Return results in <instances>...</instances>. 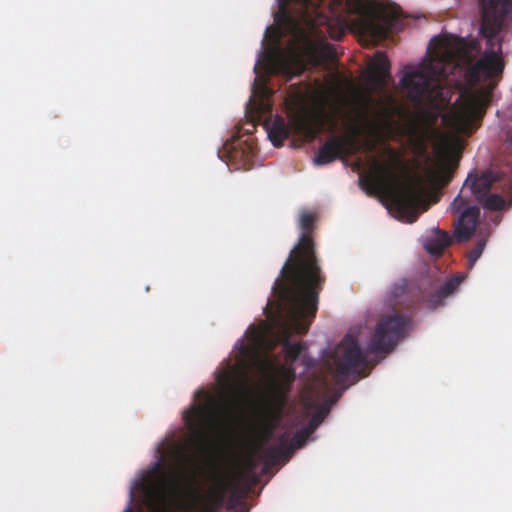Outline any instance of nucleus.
Listing matches in <instances>:
<instances>
[{"label": "nucleus", "instance_id": "obj_33", "mask_svg": "<svg viewBox=\"0 0 512 512\" xmlns=\"http://www.w3.org/2000/svg\"><path fill=\"white\" fill-rule=\"evenodd\" d=\"M204 394V392L202 390H198L197 393H196V397H200Z\"/></svg>", "mask_w": 512, "mask_h": 512}, {"label": "nucleus", "instance_id": "obj_22", "mask_svg": "<svg viewBox=\"0 0 512 512\" xmlns=\"http://www.w3.org/2000/svg\"><path fill=\"white\" fill-rule=\"evenodd\" d=\"M390 61L385 53L378 51L368 66V80L377 88L386 85L387 79L390 77Z\"/></svg>", "mask_w": 512, "mask_h": 512}, {"label": "nucleus", "instance_id": "obj_26", "mask_svg": "<svg viewBox=\"0 0 512 512\" xmlns=\"http://www.w3.org/2000/svg\"><path fill=\"white\" fill-rule=\"evenodd\" d=\"M451 243L449 234L440 229H436L435 237L425 244V249L432 255H440L443 250Z\"/></svg>", "mask_w": 512, "mask_h": 512}, {"label": "nucleus", "instance_id": "obj_32", "mask_svg": "<svg viewBox=\"0 0 512 512\" xmlns=\"http://www.w3.org/2000/svg\"><path fill=\"white\" fill-rule=\"evenodd\" d=\"M247 466L250 470H253L256 467V462L252 457H249L246 461Z\"/></svg>", "mask_w": 512, "mask_h": 512}, {"label": "nucleus", "instance_id": "obj_30", "mask_svg": "<svg viewBox=\"0 0 512 512\" xmlns=\"http://www.w3.org/2000/svg\"><path fill=\"white\" fill-rule=\"evenodd\" d=\"M273 429H274V427L270 426V425H266L264 427L262 435H261V441L257 446L258 449H262L263 446L269 441V439L273 435Z\"/></svg>", "mask_w": 512, "mask_h": 512}, {"label": "nucleus", "instance_id": "obj_10", "mask_svg": "<svg viewBox=\"0 0 512 512\" xmlns=\"http://www.w3.org/2000/svg\"><path fill=\"white\" fill-rule=\"evenodd\" d=\"M409 319L401 314L383 317L376 325L367 347L368 353H390L407 333Z\"/></svg>", "mask_w": 512, "mask_h": 512}, {"label": "nucleus", "instance_id": "obj_2", "mask_svg": "<svg viewBox=\"0 0 512 512\" xmlns=\"http://www.w3.org/2000/svg\"><path fill=\"white\" fill-rule=\"evenodd\" d=\"M461 45L458 38L433 37L425 59L418 67L406 71L401 79L403 88L414 104L429 106L430 110L422 111L419 118L433 134H438L435 126L450 102L451 90L445 81L459 67Z\"/></svg>", "mask_w": 512, "mask_h": 512}, {"label": "nucleus", "instance_id": "obj_14", "mask_svg": "<svg viewBox=\"0 0 512 512\" xmlns=\"http://www.w3.org/2000/svg\"><path fill=\"white\" fill-rule=\"evenodd\" d=\"M284 279L282 276V271L280 272V276L276 279L274 285H273V293L276 297L275 300L269 301L268 306H266V309H269V306L275 310L274 314L271 316H268V318L271 321V326H268L265 324L264 327H255L250 326L246 332V336L249 338L251 345L241 344L240 353L243 356L249 355L251 352H253L257 347L265 344L268 335L274 333L276 331V319H278L279 312H278V305L280 303L279 295L276 291L277 282L279 280Z\"/></svg>", "mask_w": 512, "mask_h": 512}, {"label": "nucleus", "instance_id": "obj_8", "mask_svg": "<svg viewBox=\"0 0 512 512\" xmlns=\"http://www.w3.org/2000/svg\"><path fill=\"white\" fill-rule=\"evenodd\" d=\"M335 381L344 384L349 376L354 380L361 377L367 367V355L362 351L358 341L346 335L331 356Z\"/></svg>", "mask_w": 512, "mask_h": 512}, {"label": "nucleus", "instance_id": "obj_34", "mask_svg": "<svg viewBox=\"0 0 512 512\" xmlns=\"http://www.w3.org/2000/svg\"><path fill=\"white\" fill-rule=\"evenodd\" d=\"M123 512H132L130 507H127Z\"/></svg>", "mask_w": 512, "mask_h": 512}, {"label": "nucleus", "instance_id": "obj_16", "mask_svg": "<svg viewBox=\"0 0 512 512\" xmlns=\"http://www.w3.org/2000/svg\"><path fill=\"white\" fill-rule=\"evenodd\" d=\"M458 166V159L446 149L437 151L436 161L432 167L426 171L428 179L439 186H447L452 178L455 169Z\"/></svg>", "mask_w": 512, "mask_h": 512}, {"label": "nucleus", "instance_id": "obj_15", "mask_svg": "<svg viewBox=\"0 0 512 512\" xmlns=\"http://www.w3.org/2000/svg\"><path fill=\"white\" fill-rule=\"evenodd\" d=\"M300 64V55L293 46L287 49L276 48L266 56V66L270 73L289 78L296 74Z\"/></svg>", "mask_w": 512, "mask_h": 512}, {"label": "nucleus", "instance_id": "obj_17", "mask_svg": "<svg viewBox=\"0 0 512 512\" xmlns=\"http://www.w3.org/2000/svg\"><path fill=\"white\" fill-rule=\"evenodd\" d=\"M311 434L312 432L304 427L295 433L290 443H288L286 435H282L278 447L272 446L265 448L262 450V454L266 460L272 464H276L281 458L287 457L292 450L301 448Z\"/></svg>", "mask_w": 512, "mask_h": 512}, {"label": "nucleus", "instance_id": "obj_27", "mask_svg": "<svg viewBox=\"0 0 512 512\" xmlns=\"http://www.w3.org/2000/svg\"><path fill=\"white\" fill-rule=\"evenodd\" d=\"M479 202L483 204L485 209L491 211H500L504 209L507 204L505 199L499 194H487L485 198H483V201Z\"/></svg>", "mask_w": 512, "mask_h": 512}, {"label": "nucleus", "instance_id": "obj_29", "mask_svg": "<svg viewBox=\"0 0 512 512\" xmlns=\"http://www.w3.org/2000/svg\"><path fill=\"white\" fill-rule=\"evenodd\" d=\"M486 246V240L480 239L477 241L475 247L468 254V268L472 269L476 264L477 260L481 257L484 248Z\"/></svg>", "mask_w": 512, "mask_h": 512}, {"label": "nucleus", "instance_id": "obj_3", "mask_svg": "<svg viewBox=\"0 0 512 512\" xmlns=\"http://www.w3.org/2000/svg\"><path fill=\"white\" fill-rule=\"evenodd\" d=\"M276 291L280 298L276 331L270 334L273 339L262 346L273 349L277 344L282 345L285 364L294 365L301 353L306 349L303 342L292 343L293 334H306L312 319L317 312L319 294L322 290L277 285Z\"/></svg>", "mask_w": 512, "mask_h": 512}, {"label": "nucleus", "instance_id": "obj_31", "mask_svg": "<svg viewBox=\"0 0 512 512\" xmlns=\"http://www.w3.org/2000/svg\"><path fill=\"white\" fill-rule=\"evenodd\" d=\"M258 89L260 90L259 92L261 93V99H260V103H259L260 107L259 108L264 109V106H265L264 98L269 96L270 91H269V89L267 88V86L264 83L259 84Z\"/></svg>", "mask_w": 512, "mask_h": 512}, {"label": "nucleus", "instance_id": "obj_1", "mask_svg": "<svg viewBox=\"0 0 512 512\" xmlns=\"http://www.w3.org/2000/svg\"><path fill=\"white\" fill-rule=\"evenodd\" d=\"M170 454L174 459L172 466L166 469V459L162 454L144 476L141 491L147 510L169 512L174 505H183L194 512H218L233 481L217 471L211 476V486L203 489L195 485L194 474H187L192 458L185 448L174 446Z\"/></svg>", "mask_w": 512, "mask_h": 512}, {"label": "nucleus", "instance_id": "obj_28", "mask_svg": "<svg viewBox=\"0 0 512 512\" xmlns=\"http://www.w3.org/2000/svg\"><path fill=\"white\" fill-rule=\"evenodd\" d=\"M330 403H325L322 405L310 418L308 425L305 427L310 432H314L317 427L323 422L325 417L328 415L330 411Z\"/></svg>", "mask_w": 512, "mask_h": 512}, {"label": "nucleus", "instance_id": "obj_4", "mask_svg": "<svg viewBox=\"0 0 512 512\" xmlns=\"http://www.w3.org/2000/svg\"><path fill=\"white\" fill-rule=\"evenodd\" d=\"M314 222L315 215L313 213L308 211L301 212L299 227L302 233L282 267L284 279L279 280L277 285L284 284L302 289H323L326 277L322 273L312 237Z\"/></svg>", "mask_w": 512, "mask_h": 512}, {"label": "nucleus", "instance_id": "obj_9", "mask_svg": "<svg viewBox=\"0 0 512 512\" xmlns=\"http://www.w3.org/2000/svg\"><path fill=\"white\" fill-rule=\"evenodd\" d=\"M228 414V408L209 396L206 404L193 405L183 414L186 427L202 443L207 441L208 430L215 427Z\"/></svg>", "mask_w": 512, "mask_h": 512}, {"label": "nucleus", "instance_id": "obj_20", "mask_svg": "<svg viewBox=\"0 0 512 512\" xmlns=\"http://www.w3.org/2000/svg\"><path fill=\"white\" fill-rule=\"evenodd\" d=\"M305 54L315 65H321L327 62L335 63L338 60V54L334 45L326 42L324 39L312 41L306 39L304 44Z\"/></svg>", "mask_w": 512, "mask_h": 512}, {"label": "nucleus", "instance_id": "obj_25", "mask_svg": "<svg viewBox=\"0 0 512 512\" xmlns=\"http://www.w3.org/2000/svg\"><path fill=\"white\" fill-rule=\"evenodd\" d=\"M265 127L268 138L274 146H282L284 140L289 137V127L281 116H276L273 120L265 122Z\"/></svg>", "mask_w": 512, "mask_h": 512}, {"label": "nucleus", "instance_id": "obj_19", "mask_svg": "<svg viewBox=\"0 0 512 512\" xmlns=\"http://www.w3.org/2000/svg\"><path fill=\"white\" fill-rule=\"evenodd\" d=\"M381 24L370 23V26L376 30L380 36H385L389 32L400 31L403 29L402 11L399 6L388 4L381 6L377 12Z\"/></svg>", "mask_w": 512, "mask_h": 512}, {"label": "nucleus", "instance_id": "obj_12", "mask_svg": "<svg viewBox=\"0 0 512 512\" xmlns=\"http://www.w3.org/2000/svg\"><path fill=\"white\" fill-rule=\"evenodd\" d=\"M484 113L485 107L479 98L461 94L450 115L451 127L460 134L470 136L478 128Z\"/></svg>", "mask_w": 512, "mask_h": 512}, {"label": "nucleus", "instance_id": "obj_6", "mask_svg": "<svg viewBox=\"0 0 512 512\" xmlns=\"http://www.w3.org/2000/svg\"><path fill=\"white\" fill-rule=\"evenodd\" d=\"M392 166H388L374 160L369 185L374 189L387 192L396 210L410 222L417 219L422 196L417 187L412 184L398 185V176L394 168L402 165L399 154L390 150Z\"/></svg>", "mask_w": 512, "mask_h": 512}, {"label": "nucleus", "instance_id": "obj_5", "mask_svg": "<svg viewBox=\"0 0 512 512\" xmlns=\"http://www.w3.org/2000/svg\"><path fill=\"white\" fill-rule=\"evenodd\" d=\"M482 7L481 35L486 39V50L469 69V78L481 83L498 77L504 70L499 33L505 16L512 9V0H479Z\"/></svg>", "mask_w": 512, "mask_h": 512}, {"label": "nucleus", "instance_id": "obj_13", "mask_svg": "<svg viewBox=\"0 0 512 512\" xmlns=\"http://www.w3.org/2000/svg\"><path fill=\"white\" fill-rule=\"evenodd\" d=\"M468 200L458 195L450 205L453 213H460L454 224V237L459 243L468 241L474 234L479 216L480 209L477 206H468Z\"/></svg>", "mask_w": 512, "mask_h": 512}, {"label": "nucleus", "instance_id": "obj_35", "mask_svg": "<svg viewBox=\"0 0 512 512\" xmlns=\"http://www.w3.org/2000/svg\"><path fill=\"white\" fill-rule=\"evenodd\" d=\"M511 143H512V138H511Z\"/></svg>", "mask_w": 512, "mask_h": 512}, {"label": "nucleus", "instance_id": "obj_21", "mask_svg": "<svg viewBox=\"0 0 512 512\" xmlns=\"http://www.w3.org/2000/svg\"><path fill=\"white\" fill-rule=\"evenodd\" d=\"M496 180V177L490 171L484 172L481 175L470 173L464 182L461 192L463 193L466 189H470L471 194L478 201H483V198L489 193Z\"/></svg>", "mask_w": 512, "mask_h": 512}, {"label": "nucleus", "instance_id": "obj_7", "mask_svg": "<svg viewBox=\"0 0 512 512\" xmlns=\"http://www.w3.org/2000/svg\"><path fill=\"white\" fill-rule=\"evenodd\" d=\"M302 13L303 22L315 33L325 38L339 40L345 34V25L339 15L332 11V2L327 0H295Z\"/></svg>", "mask_w": 512, "mask_h": 512}, {"label": "nucleus", "instance_id": "obj_23", "mask_svg": "<svg viewBox=\"0 0 512 512\" xmlns=\"http://www.w3.org/2000/svg\"><path fill=\"white\" fill-rule=\"evenodd\" d=\"M465 277V274L458 273L446 280L442 286L429 295L427 300L429 308L435 309L441 306L444 299L456 291L458 286L464 281Z\"/></svg>", "mask_w": 512, "mask_h": 512}, {"label": "nucleus", "instance_id": "obj_18", "mask_svg": "<svg viewBox=\"0 0 512 512\" xmlns=\"http://www.w3.org/2000/svg\"><path fill=\"white\" fill-rule=\"evenodd\" d=\"M277 373L279 379L273 384L272 403L274 408L280 412L287 403L296 373L294 366L288 364L279 366Z\"/></svg>", "mask_w": 512, "mask_h": 512}, {"label": "nucleus", "instance_id": "obj_11", "mask_svg": "<svg viewBox=\"0 0 512 512\" xmlns=\"http://www.w3.org/2000/svg\"><path fill=\"white\" fill-rule=\"evenodd\" d=\"M365 127L353 126L351 132L346 135L331 136L318 150L315 157L317 165H326L336 159L353 155L359 148L357 137L361 135L365 129L372 130L375 128L374 123L364 117Z\"/></svg>", "mask_w": 512, "mask_h": 512}, {"label": "nucleus", "instance_id": "obj_24", "mask_svg": "<svg viewBox=\"0 0 512 512\" xmlns=\"http://www.w3.org/2000/svg\"><path fill=\"white\" fill-rule=\"evenodd\" d=\"M325 118L324 114L313 117H301L297 121V127L307 140L312 141L323 131Z\"/></svg>", "mask_w": 512, "mask_h": 512}]
</instances>
